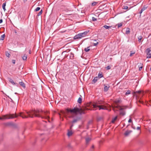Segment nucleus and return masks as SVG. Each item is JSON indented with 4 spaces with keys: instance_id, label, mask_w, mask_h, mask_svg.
Here are the masks:
<instances>
[{
    "instance_id": "obj_1",
    "label": "nucleus",
    "mask_w": 151,
    "mask_h": 151,
    "mask_svg": "<svg viewBox=\"0 0 151 151\" xmlns=\"http://www.w3.org/2000/svg\"><path fill=\"white\" fill-rule=\"evenodd\" d=\"M28 116H26L23 113H20L18 115L16 114H10L9 115H5L3 116L2 117L0 116V119L3 120L6 119H12L15 117H17L18 116H20L23 118H26L28 117H33L34 115L35 116L40 117L42 119H45L50 122L49 116V113L47 111H43L42 110H37L34 111H30L27 112Z\"/></svg>"
},
{
    "instance_id": "obj_2",
    "label": "nucleus",
    "mask_w": 151,
    "mask_h": 151,
    "mask_svg": "<svg viewBox=\"0 0 151 151\" xmlns=\"http://www.w3.org/2000/svg\"><path fill=\"white\" fill-rule=\"evenodd\" d=\"M89 109L86 108L85 109H83L81 108H79L77 107H75L72 109H67L66 111L67 113V114H68V113L70 112L71 113H73L75 114H76L77 113L81 114H84L86 113L85 110H88Z\"/></svg>"
},
{
    "instance_id": "obj_3",
    "label": "nucleus",
    "mask_w": 151,
    "mask_h": 151,
    "mask_svg": "<svg viewBox=\"0 0 151 151\" xmlns=\"http://www.w3.org/2000/svg\"><path fill=\"white\" fill-rule=\"evenodd\" d=\"M134 95L136 96L137 99H139L140 97H142L143 96L144 93L142 90H139L134 92Z\"/></svg>"
},
{
    "instance_id": "obj_4",
    "label": "nucleus",
    "mask_w": 151,
    "mask_h": 151,
    "mask_svg": "<svg viewBox=\"0 0 151 151\" xmlns=\"http://www.w3.org/2000/svg\"><path fill=\"white\" fill-rule=\"evenodd\" d=\"M115 108L118 109L120 110V115H122V116L125 115V112L123 110L124 109L123 108L119 105L115 106Z\"/></svg>"
},
{
    "instance_id": "obj_5",
    "label": "nucleus",
    "mask_w": 151,
    "mask_h": 151,
    "mask_svg": "<svg viewBox=\"0 0 151 151\" xmlns=\"http://www.w3.org/2000/svg\"><path fill=\"white\" fill-rule=\"evenodd\" d=\"M93 108L96 109H97V108H98L99 110L101 109H104L105 108L103 107L102 106H98L96 104H93L92 105Z\"/></svg>"
},
{
    "instance_id": "obj_6",
    "label": "nucleus",
    "mask_w": 151,
    "mask_h": 151,
    "mask_svg": "<svg viewBox=\"0 0 151 151\" xmlns=\"http://www.w3.org/2000/svg\"><path fill=\"white\" fill-rule=\"evenodd\" d=\"M147 58H151V50L149 48H147Z\"/></svg>"
},
{
    "instance_id": "obj_7",
    "label": "nucleus",
    "mask_w": 151,
    "mask_h": 151,
    "mask_svg": "<svg viewBox=\"0 0 151 151\" xmlns=\"http://www.w3.org/2000/svg\"><path fill=\"white\" fill-rule=\"evenodd\" d=\"M82 37L81 33L78 34V35H75L74 37V39L75 40L81 39Z\"/></svg>"
},
{
    "instance_id": "obj_8",
    "label": "nucleus",
    "mask_w": 151,
    "mask_h": 151,
    "mask_svg": "<svg viewBox=\"0 0 151 151\" xmlns=\"http://www.w3.org/2000/svg\"><path fill=\"white\" fill-rule=\"evenodd\" d=\"M89 30H87L84 32H83L81 33L82 37L86 36L87 34L89 32Z\"/></svg>"
},
{
    "instance_id": "obj_9",
    "label": "nucleus",
    "mask_w": 151,
    "mask_h": 151,
    "mask_svg": "<svg viewBox=\"0 0 151 151\" xmlns=\"http://www.w3.org/2000/svg\"><path fill=\"white\" fill-rule=\"evenodd\" d=\"M137 64L139 67V71L141 70L143 67V64L140 63H138Z\"/></svg>"
},
{
    "instance_id": "obj_10",
    "label": "nucleus",
    "mask_w": 151,
    "mask_h": 151,
    "mask_svg": "<svg viewBox=\"0 0 151 151\" xmlns=\"http://www.w3.org/2000/svg\"><path fill=\"white\" fill-rule=\"evenodd\" d=\"M110 87V86L109 85H108L107 86L104 85V91L105 92L107 91L109 88Z\"/></svg>"
},
{
    "instance_id": "obj_11",
    "label": "nucleus",
    "mask_w": 151,
    "mask_h": 151,
    "mask_svg": "<svg viewBox=\"0 0 151 151\" xmlns=\"http://www.w3.org/2000/svg\"><path fill=\"white\" fill-rule=\"evenodd\" d=\"M132 132L131 130L127 131L124 133V135L126 136H128Z\"/></svg>"
},
{
    "instance_id": "obj_12",
    "label": "nucleus",
    "mask_w": 151,
    "mask_h": 151,
    "mask_svg": "<svg viewBox=\"0 0 151 151\" xmlns=\"http://www.w3.org/2000/svg\"><path fill=\"white\" fill-rule=\"evenodd\" d=\"M20 85L22 86L23 88H25V84L23 82H19Z\"/></svg>"
},
{
    "instance_id": "obj_13",
    "label": "nucleus",
    "mask_w": 151,
    "mask_h": 151,
    "mask_svg": "<svg viewBox=\"0 0 151 151\" xmlns=\"http://www.w3.org/2000/svg\"><path fill=\"white\" fill-rule=\"evenodd\" d=\"M98 78V77H95L92 81V83H95L97 81Z\"/></svg>"
},
{
    "instance_id": "obj_14",
    "label": "nucleus",
    "mask_w": 151,
    "mask_h": 151,
    "mask_svg": "<svg viewBox=\"0 0 151 151\" xmlns=\"http://www.w3.org/2000/svg\"><path fill=\"white\" fill-rule=\"evenodd\" d=\"M91 140V138L89 137L86 138V141L87 144Z\"/></svg>"
},
{
    "instance_id": "obj_15",
    "label": "nucleus",
    "mask_w": 151,
    "mask_h": 151,
    "mask_svg": "<svg viewBox=\"0 0 151 151\" xmlns=\"http://www.w3.org/2000/svg\"><path fill=\"white\" fill-rule=\"evenodd\" d=\"M9 82L11 83L13 85H17L18 84L17 83H15L13 80L12 79L10 78L9 80Z\"/></svg>"
},
{
    "instance_id": "obj_16",
    "label": "nucleus",
    "mask_w": 151,
    "mask_h": 151,
    "mask_svg": "<svg viewBox=\"0 0 151 151\" xmlns=\"http://www.w3.org/2000/svg\"><path fill=\"white\" fill-rule=\"evenodd\" d=\"M79 119V118H77L76 119H74L72 122V123L73 124L75 123H76L77 121H78Z\"/></svg>"
},
{
    "instance_id": "obj_17",
    "label": "nucleus",
    "mask_w": 151,
    "mask_h": 151,
    "mask_svg": "<svg viewBox=\"0 0 151 151\" xmlns=\"http://www.w3.org/2000/svg\"><path fill=\"white\" fill-rule=\"evenodd\" d=\"M73 133L71 131H69L68 130V136L70 137L73 134Z\"/></svg>"
},
{
    "instance_id": "obj_18",
    "label": "nucleus",
    "mask_w": 151,
    "mask_h": 151,
    "mask_svg": "<svg viewBox=\"0 0 151 151\" xmlns=\"http://www.w3.org/2000/svg\"><path fill=\"white\" fill-rule=\"evenodd\" d=\"M117 118V116H116L114 118L112 119V120L111 121V122L112 123H114L115 121H116Z\"/></svg>"
},
{
    "instance_id": "obj_19",
    "label": "nucleus",
    "mask_w": 151,
    "mask_h": 151,
    "mask_svg": "<svg viewBox=\"0 0 151 151\" xmlns=\"http://www.w3.org/2000/svg\"><path fill=\"white\" fill-rule=\"evenodd\" d=\"M82 99L81 98V97H80L78 99L77 102L79 104H81L82 102Z\"/></svg>"
},
{
    "instance_id": "obj_20",
    "label": "nucleus",
    "mask_w": 151,
    "mask_h": 151,
    "mask_svg": "<svg viewBox=\"0 0 151 151\" xmlns=\"http://www.w3.org/2000/svg\"><path fill=\"white\" fill-rule=\"evenodd\" d=\"M103 77V75L101 73H99L98 75V76L97 77H98L99 79Z\"/></svg>"
},
{
    "instance_id": "obj_21",
    "label": "nucleus",
    "mask_w": 151,
    "mask_h": 151,
    "mask_svg": "<svg viewBox=\"0 0 151 151\" xmlns=\"http://www.w3.org/2000/svg\"><path fill=\"white\" fill-rule=\"evenodd\" d=\"M124 24V23L123 22H121V23H118L117 25L118 26V28H119L120 27H122V25H123V24Z\"/></svg>"
},
{
    "instance_id": "obj_22",
    "label": "nucleus",
    "mask_w": 151,
    "mask_h": 151,
    "mask_svg": "<svg viewBox=\"0 0 151 151\" xmlns=\"http://www.w3.org/2000/svg\"><path fill=\"white\" fill-rule=\"evenodd\" d=\"M130 33V29L129 28H127L126 29V34H129Z\"/></svg>"
},
{
    "instance_id": "obj_23",
    "label": "nucleus",
    "mask_w": 151,
    "mask_h": 151,
    "mask_svg": "<svg viewBox=\"0 0 151 151\" xmlns=\"http://www.w3.org/2000/svg\"><path fill=\"white\" fill-rule=\"evenodd\" d=\"M146 8H147L146 7H144L142 8L141 9L140 12H139V13L141 14L145 10V9H146Z\"/></svg>"
},
{
    "instance_id": "obj_24",
    "label": "nucleus",
    "mask_w": 151,
    "mask_h": 151,
    "mask_svg": "<svg viewBox=\"0 0 151 151\" xmlns=\"http://www.w3.org/2000/svg\"><path fill=\"white\" fill-rule=\"evenodd\" d=\"M98 3V2L94 1L92 3L91 5L92 6H94L96 5Z\"/></svg>"
},
{
    "instance_id": "obj_25",
    "label": "nucleus",
    "mask_w": 151,
    "mask_h": 151,
    "mask_svg": "<svg viewBox=\"0 0 151 151\" xmlns=\"http://www.w3.org/2000/svg\"><path fill=\"white\" fill-rule=\"evenodd\" d=\"M5 36L4 34L1 35V37L0 40H3L4 39Z\"/></svg>"
},
{
    "instance_id": "obj_26",
    "label": "nucleus",
    "mask_w": 151,
    "mask_h": 151,
    "mask_svg": "<svg viewBox=\"0 0 151 151\" xmlns=\"http://www.w3.org/2000/svg\"><path fill=\"white\" fill-rule=\"evenodd\" d=\"M6 6V4L5 3H3L2 4V8H3V9L4 10V11H5L6 10V9H5Z\"/></svg>"
},
{
    "instance_id": "obj_27",
    "label": "nucleus",
    "mask_w": 151,
    "mask_h": 151,
    "mask_svg": "<svg viewBox=\"0 0 151 151\" xmlns=\"http://www.w3.org/2000/svg\"><path fill=\"white\" fill-rule=\"evenodd\" d=\"M103 27L105 28L106 29H109V28H110L111 27H112V26H108L106 25H104Z\"/></svg>"
},
{
    "instance_id": "obj_28",
    "label": "nucleus",
    "mask_w": 151,
    "mask_h": 151,
    "mask_svg": "<svg viewBox=\"0 0 151 151\" xmlns=\"http://www.w3.org/2000/svg\"><path fill=\"white\" fill-rule=\"evenodd\" d=\"M89 47H88L87 48H85L84 49V50L86 52H88L89 51L90 49L89 48Z\"/></svg>"
},
{
    "instance_id": "obj_29",
    "label": "nucleus",
    "mask_w": 151,
    "mask_h": 151,
    "mask_svg": "<svg viewBox=\"0 0 151 151\" xmlns=\"http://www.w3.org/2000/svg\"><path fill=\"white\" fill-rule=\"evenodd\" d=\"M22 58L24 60H26L27 59V56L26 55H24L22 57Z\"/></svg>"
},
{
    "instance_id": "obj_30",
    "label": "nucleus",
    "mask_w": 151,
    "mask_h": 151,
    "mask_svg": "<svg viewBox=\"0 0 151 151\" xmlns=\"http://www.w3.org/2000/svg\"><path fill=\"white\" fill-rule=\"evenodd\" d=\"M138 41L139 42H140L142 38V36H140L138 37Z\"/></svg>"
},
{
    "instance_id": "obj_31",
    "label": "nucleus",
    "mask_w": 151,
    "mask_h": 151,
    "mask_svg": "<svg viewBox=\"0 0 151 151\" xmlns=\"http://www.w3.org/2000/svg\"><path fill=\"white\" fill-rule=\"evenodd\" d=\"M6 55L7 57L9 58L11 56L10 54H9L7 52H6Z\"/></svg>"
},
{
    "instance_id": "obj_32",
    "label": "nucleus",
    "mask_w": 151,
    "mask_h": 151,
    "mask_svg": "<svg viewBox=\"0 0 151 151\" xmlns=\"http://www.w3.org/2000/svg\"><path fill=\"white\" fill-rule=\"evenodd\" d=\"M42 13V9L40 11V12L38 13V14H37V16H39L41 15Z\"/></svg>"
},
{
    "instance_id": "obj_33",
    "label": "nucleus",
    "mask_w": 151,
    "mask_h": 151,
    "mask_svg": "<svg viewBox=\"0 0 151 151\" xmlns=\"http://www.w3.org/2000/svg\"><path fill=\"white\" fill-rule=\"evenodd\" d=\"M40 9V7H37L36 8V9H35V12H37L38 11H39Z\"/></svg>"
},
{
    "instance_id": "obj_34",
    "label": "nucleus",
    "mask_w": 151,
    "mask_h": 151,
    "mask_svg": "<svg viewBox=\"0 0 151 151\" xmlns=\"http://www.w3.org/2000/svg\"><path fill=\"white\" fill-rule=\"evenodd\" d=\"M122 8L124 9H128V7L127 6H123L122 7Z\"/></svg>"
},
{
    "instance_id": "obj_35",
    "label": "nucleus",
    "mask_w": 151,
    "mask_h": 151,
    "mask_svg": "<svg viewBox=\"0 0 151 151\" xmlns=\"http://www.w3.org/2000/svg\"><path fill=\"white\" fill-rule=\"evenodd\" d=\"M130 91L129 90H128L127 91L126 93L125 94L126 95H128V94H129L130 93Z\"/></svg>"
},
{
    "instance_id": "obj_36",
    "label": "nucleus",
    "mask_w": 151,
    "mask_h": 151,
    "mask_svg": "<svg viewBox=\"0 0 151 151\" xmlns=\"http://www.w3.org/2000/svg\"><path fill=\"white\" fill-rule=\"evenodd\" d=\"M73 56H74V55H73V53H70V58H73Z\"/></svg>"
},
{
    "instance_id": "obj_37",
    "label": "nucleus",
    "mask_w": 151,
    "mask_h": 151,
    "mask_svg": "<svg viewBox=\"0 0 151 151\" xmlns=\"http://www.w3.org/2000/svg\"><path fill=\"white\" fill-rule=\"evenodd\" d=\"M94 146L93 145L90 150V151H93V149H94Z\"/></svg>"
},
{
    "instance_id": "obj_38",
    "label": "nucleus",
    "mask_w": 151,
    "mask_h": 151,
    "mask_svg": "<svg viewBox=\"0 0 151 151\" xmlns=\"http://www.w3.org/2000/svg\"><path fill=\"white\" fill-rule=\"evenodd\" d=\"M92 20L93 21H95L97 20V19L94 17H92Z\"/></svg>"
},
{
    "instance_id": "obj_39",
    "label": "nucleus",
    "mask_w": 151,
    "mask_h": 151,
    "mask_svg": "<svg viewBox=\"0 0 151 151\" xmlns=\"http://www.w3.org/2000/svg\"><path fill=\"white\" fill-rule=\"evenodd\" d=\"M106 69L107 70H109L111 69V67L109 66H108L106 67Z\"/></svg>"
},
{
    "instance_id": "obj_40",
    "label": "nucleus",
    "mask_w": 151,
    "mask_h": 151,
    "mask_svg": "<svg viewBox=\"0 0 151 151\" xmlns=\"http://www.w3.org/2000/svg\"><path fill=\"white\" fill-rule=\"evenodd\" d=\"M120 102V99H118L116 101V103H119Z\"/></svg>"
},
{
    "instance_id": "obj_41",
    "label": "nucleus",
    "mask_w": 151,
    "mask_h": 151,
    "mask_svg": "<svg viewBox=\"0 0 151 151\" xmlns=\"http://www.w3.org/2000/svg\"><path fill=\"white\" fill-rule=\"evenodd\" d=\"M15 60H12V62L14 64H15Z\"/></svg>"
},
{
    "instance_id": "obj_42",
    "label": "nucleus",
    "mask_w": 151,
    "mask_h": 151,
    "mask_svg": "<svg viewBox=\"0 0 151 151\" xmlns=\"http://www.w3.org/2000/svg\"><path fill=\"white\" fill-rule=\"evenodd\" d=\"M140 127H137V129L138 130H140Z\"/></svg>"
},
{
    "instance_id": "obj_43",
    "label": "nucleus",
    "mask_w": 151,
    "mask_h": 151,
    "mask_svg": "<svg viewBox=\"0 0 151 151\" xmlns=\"http://www.w3.org/2000/svg\"><path fill=\"white\" fill-rule=\"evenodd\" d=\"M128 122L129 123H130L132 122V120L131 119H130L129 120H128Z\"/></svg>"
},
{
    "instance_id": "obj_44",
    "label": "nucleus",
    "mask_w": 151,
    "mask_h": 151,
    "mask_svg": "<svg viewBox=\"0 0 151 151\" xmlns=\"http://www.w3.org/2000/svg\"><path fill=\"white\" fill-rule=\"evenodd\" d=\"M98 42H96V43H94V46H96V45L98 44Z\"/></svg>"
},
{
    "instance_id": "obj_45",
    "label": "nucleus",
    "mask_w": 151,
    "mask_h": 151,
    "mask_svg": "<svg viewBox=\"0 0 151 151\" xmlns=\"http://www.w3.org/2000/svg\"><path fill=\"white\" fill-rule=\"evenodd\" d=\"M73 124H72V125L70 126V130L73 127Z\"/></svg>"
},
{
    "instance_id": "obj_46",
    "label": "nucleus",
    "mask_w": 151,
    "mask_h": 151,
    "mask_svg": "<svg viewBox=\"0 0 151 151\" xmlns=\"http://www.w3.org/2000/svg\"><path fill=\"white\" fill-rule=\"evenodd\" d=\"M134 52L133 53H130V56H132V55L133 54H134Z\"/></svg>"
},
{
    "instance_id": "obj_47",
    "label": "nucleus",
    "mask_w": 151,
    "mask_h": 151,
    "mask_svg": "<svg viewBox=\"0 0 151 151\" xmlns=\"http://www.w3.org/2000/svg\"><path fill=\"white\" fill-rule=\"evenodd\" d=\"M2 22H3V20L2 19H0V24L2 23Z\"/></svg>"
},
{
    "instance_id": "obj_48",
    "label": "nucleus",
    "mask_w": 151,
    "mask_h": 151,
    "mask_svg": "<svg viewBox=\"0 0 151 151\" xmlns=\"http://www.w3.org/2000/svg\"><path fill=\"white\" fill-rule=\"evenodd\" d=\"M69 117L70 118H72L73 117V116H69Z\"/></svg>"
},
{
    "instance_id": "obj_49",
    "label": "nucleus",
    "mask_w": 151,
    "mask_h": 151,
    "mask_svg": "<svg viewBox=\"0 0 151 151\" xmlns=\"http://www.w3.org/2000/svg\"><path fill=\"white\" fill-rule=\"evenodd\" d=\"M31 51H30V50H29V54H31Z\"/></svg>"
},
{
    "instance_id": "obj_50",
    "label": "nucleus",
    "mask_w": 151,
    "mask_h": 151,
    "mask_svg": "<svg viewBox=\"0 0 151 151\" xmlns=\"http://www.w3.org/2000/svg\"><path fill=\"white\" fill-rule=\"evenodd\" d=\"M23 1H24V2H25L27 1V0H23Z\"/></svg>"
},
{
    "instance_id": "obj_51",
    "label": "nucleus",
    "mask_w": 151,
    "mask_h": 151,
    "mask_svg": "<svg viewBox=\"0 0 151 151\" xmlns=\"http://www.w3.org/2000/svg\"><path fill=\"white\" fill-rule=\"evenodd\" d=\"M139 101L140 102V103H142V102L140 101V100H139Z\"/></svg>"
}]
</instances>
